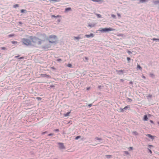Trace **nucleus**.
<instances>
[{
  "label": "nucleus",
  "instance_id": "f257e3e1",
  "mask_svg": "<svg viewBox=\"0 0 159 159\" xmlns=\"http://www.w3.org/2000/svg\"><path fill=\"white\" fill-rule=\"evenodd\" d=\"M46 35L45 34H39L37 36H30L28 38H23L21 39L22 42L25 45L31 46L37 48L39 45H41L43 39L46 37Z\"/></svg>",
  "mask_w": 159,
  "mask_h": 159
},
{
  "label": "nucleus",
  "instance_id": "f03ea898",
  "mask_svg": "<svg viewBox=\"0 0 159 159\" xmlns=\"http://www.w3.org/2000/svg\"><path fill=\"white\" fill-rule=\"evenodd\" d=\"M47 40H48L50 43L56 44L57 41V38L56 35H51L48 37Z\"/></svg>",
  "mask_w": 159,
  "mask_h": 159
},
{
  "label": "nucleus",
  "instance_id": "7ed1b4c3",
  "mask_svg": "<svg viewBox=\"0 0 159 159\" xmlns=\"http://www.w3.org/2000/svg\"><path fill=\"white\" fill-rule=\"evenodd\" d=\"M115 29L111 28H101L99 31L102 32H106L111 31H115Z\"/></svg>",
  "mask_w": 159,
  "mask_h": 159
},
{
  "label": "nucleus",
  "instance_id": "20e7f679",
  "mask_svg": "<svg viewBox=\"0 0 159 159\" xmlns=\"http://www.w3.org/2000/svg\"><path fill=\"white\" fill-rule=\"evenodd\" d=\"M51 45L50 43H47L42 46V48L45 49H47L51 47Z\"/></svg>",
  "mask_w": 159,
  "mask_h": 159
},
{
  "label": "nucleus",
  "instance_id": "39448f33",
  "mask_svg": "<svg viewBox=\"0 0 159 159\" xmlns=\"http://www.w3.org/2000/svg\"><path fill=\"white\" fill-rule=\"evenodd\" d=\"M59 148L61 149H63L65 148V147L63 143H58Z\"/></svg>",
  "mask_w": 159,
  "mask_h": 159
},
{
  "label": "nucleus",
  "instance_id": "423d86ee",
  "mask_svg": "<svg viewBox=\"0 0 159 159\" xmlns=\"http://www.w3.org/2000/svg\"><path fill=\"white\" fill-rule=\"evenodd\" d=\"M94 35L93 34V33H91L89 35L86 34L85 35V36L87 38H89L90 37H94Z\"/></svg>",
  "mask_w": 159,
  "mask_h": 159
},
{
  "label": "nucleus",
  "instance_id": "0eeeda50",
  "mask_svg": "<svg viewBox=\"0 0 159 159\" xmlns=\"http://www.w3.org/2000/svg\"><path fill=\"white\" fill-rule=\"evenodd\" d=\"M41 75H42L43 77H46L47 78H50V75L46 74H42Z\"/></svg>",
  "mask_w": 159,
  "mask_h": 159
},
{
  "label": "nucleus",
  "instance_id": "6e6552de",
  "mask_svg": "<svg viewBox=\"0 0 159 159\" xmlns=\"http://www.w3.org/2000/svg\"><path fill=\"white\" fill-rule=\"evenodd\" d=\"M116 72L119 74H120V73L123 74L124 72V70H116Z\"/></svg>",
  "mask_w": 159,
  "mask_h": 159
},
{
  "label": "nucleus",
  "instance_id": "1a4fd4ad",
  "mask_svg": "<svg viewBox=\"0 0 159 159\" xmlns=\"http://www.w3.org/2000/svg\"><path fill=\"white\" fill-rule=\"evenodd\" d=\"M153 2L154 4H155V5L157 4L158 3H159V0H156V1H153Z\"/></svg>",
  "mask_w": 159,
  "mask_h": 159
},
{
  "label": "nucleus",
  "instance_id": "9d476101",
  "mask_svg": "<svg viewBox=\"0 0 159 159\" xmlns=\"http://www.w3.org/2000/svg\"><path fill=\"white\" fill-rule=\"evenodd\" d=\"M148 119V118L147 117V115H145L144 116V118H143V120L144 121H146Z\"/></svg>",
  "mask_w": 159,
  "mask_h": 159
},
{
  "label": "nucleus",
  "instance_id": "9b49d317",
  "mask_svg": "<svg viewBox=\"0 0 159 159\" xmlns=\"http://www.w3.org/2000/svg\"><path fill=\"white\" fill-rule=\"evenodd\" d=\"M148 1V0H139L140 2L141 3L145 2Z\"/></svg>",
  "mask_w": 159,
  "mask_h": 159
},
{
  "label": "nucleus",
  "instance_id": "f8f14e48",
  "mask_svg": "<svg viewBox=\"0 0 159 159\" xmlns=\"http://www.w3.org/2000/svg\"><path fill=\"white\" fill-rule=\"evenodd\" d=\"M137 69H139V70H142V68L140 66V65H137Z\"/></svg>",
  "mask_w": 159,
  "mask_h": 159
},
{
  "label": "nucleus",
  "instance_id": "ddd939ff",
  "mask_svg": "<svg viewBox=\"0 0 159 159\" xmlns=\"http://www.w3.org/2000/svg\"><path fill=\"white\" fill-rule=\"evenodd\" d=\"M26 11V10L22 9L20 10V12L21 13L25 12Z\"/></svg>",
  "mask_w": 159,
  "mask_h": 159
},
{
  "label": "nucleus",
  "instance_id": "4468645a",
  "mask_svg": "<svg viewBox=\"0 0 159 159\" xmlns=\"http://www.w3.org/2000/svg\"><path fill=\"white\" fill-rule=\"evenodd\" d=\"M52 17H61V16H59V15H57V16H55L54 15H52Z\"/></svg>",
  "mask_w": 159,
  "mask_h": 159
},
{
  "label": "nucleus",
  "instance_id": "2eb2a0df",
  "mask_svg": "<svg viewBox=\"0 0 159 159\" xmlns=\"http://www.w3.org/2000/svg\"><path fill=\"white\" fill-rule=\"evenodd\" d=\"M19 6V5L18 4H15L13 5V7L14 8H16L17 7H18Z\"/></svg>",
  "mask_w": 159,
  "mask_h": 159
},
{
  "label": "nucleus",
  "instance_id": "dca6fc26",
  "mask_svg": "<svg viewBox=\"0 0 159 159\" xmlns=\"http://www.w3.org/2000/svg\"><path fill=\"white\" fill-rule=\"evenodd\" d=\"M129 106H127L126 107H125L124 109H122V110H121V111H124V109H125L126 108H129Z\"/></svg>",
  "mask_w": 159,
  "mask_h": 159
},
{
  "label": "nucleus",
  "instance_id": "f3484780",
  "mask_svg": "<svg viewBox=\"0 0 159 159\" xmlns=\"http://www.w3.org/2000/svg\"><path fill=\"white\" fill-rule=\"evenodd\" d=\"M106 157L107 158H110L112 157L111 155H106Z\"/></svg>",
  "mask_w": 159,
  "mask_h": 159
},
{
  "label": "nucleus",
  "instance_id": "a211bd4d",
  "mask_svg": "<svg viewBox=\"0 0 159 159\" xmlns=\"http://www.w3.org/2000/svg\"><path fill=\"white\" fill-rule=\"evenodd\" d=\"M14 36H15V34H9L8 35V37H12Z\"/></svg>",
  "mask_w": 159,
  "mask_h": 159
},
{
  "label": "nucleus",
  "instance_id": "6ab92c4d",
  "mask_svg": "<svg viewBox=\"0 0 159 159\" xmlns=\"http://www.w3.org/2000/svg\"><path fill=\"white\" fill-rule=\"evenodd\" d=\"M96 15L97 16V17L98 18H101V16L100 14H96Z\"/></svg>",
  "mask_w": 159,
  "mask_h": 159
},
{
  "label": "nucleus",
  "instance_id": "aec40b11",
  "mask_svg": "<svg viewBox=\"0 0 159 159\" xmlns=\"http://www.w3.org/2000/svg\"><path fill=\"white\" fill-rule=\"evenodd\" d=\"M117 35L118 36H121V37H122V36H123V34H118Z\"/></svg>",
  "mask_w": 159,
  "mask_h": 159
},
{
  "label": "nucleus",
  "instance_id": "412c9836",
  "mask_svg": "<svg viewBox=\"0 0 159 159\" xmlns=\"http://www.w3.org/2000/svg\"><path fill=\"white\" fill-rule=\"evenodd\" d=\"M80 38H81L80 37H75L74 38V39H80Z\"/></svg>",
  "mask_w": 159,
  "mask_h": 159
},
{
  "label": "nucleus",
  "instance_id": "4be33fe9",
  "mask_svg": "<svg viewBox=\"0 0 159 159\" xmlns=\"http://www.w3.org/2000/svg\"><path fill=\"white\" fill-rule=\"evenodd\" d=\"M133 133L135 135H138V133L137 131H134L133 132Z\"/></svg>",
  "mask_w": 159,
  "mask_h": 159
},
{
  "label": "nucleus",
  "instance_id": "5701e85b",
  "mask_svg": "<svg viewBox=\"0 0 159 159\" xmlns=\"http://www.w3.org/2000/svg\"><path fill=\"white\" fill-rule=\"evenodd\" d=\"M69 113H70L69 112H68L66 114H64V116H68Z\"/></svg>",
  "mask_w": 159,
  "mask_h": 159
},
{
  "label": "nucleus",
  "instance_id": "b1692460",
  "mask_svg": "<svg viewBox=\"0 0 159 159\" xmlns=\"http://www.w3.org/2000/svg\"><path fill=\"white\" fill-rule=\"evenodd\" d=\"M146 135L147 136H148V137L150 138L151 137H152V135H151L150 134H146Z\"/></svg>",
  "mask_w": 159,
  "mask_h": 159
},
{
  "label": "nucleus",
  "instance_id": "393cba45",
  "mask_svg": "<svg viewBox=\"0 0 159 159\" xmlns=\"http://www.w3.org/2000/svg\"><path fill=\"white\" fill-rule=\"evenodd\" d=\"M95 139H96V140H102V139L101 138H98V137H96L95 138Z\"/></svg>",
  "mask_w": 159,
  "mask_h": 159
},
{
  "label": "nucleus",
  "instance_id": "a878e982",
  "mask_svg": "<svg viewBox=\"0 0 159 159\" xmlns=\"http://www.w3.org/2000/svg\"><path fill=\"white\" fill-rule=\"evenodd\" d=\"M11 43L12 44L17 43L16 41H11Z\"/></svg>",
  "mask_w": 159,
  "mask_h": 159
},
{
  "label": "nucleus",
  "instance_id": "bb28decb",
  "mask_svg": "<svg viewBox=\"0 0 159 159\" xmlns=\"http://www.w3.org/2000/svg\"><path fill=\"white\" fill-rule=\"evenodd\" d=\"M124 152L126 155L129 154V152L127 151H124Z\"/></svg>",
  "mask_w": 159,
  "mask_h": 159
},
{
  "label": "nucleus",
  "instance_id": "cd10ccee",
  "mask_svg": "<svg viewBox=\"0 0 159 159\" xmlns=\"http://www.w3.org/2000/svg\"><path fill=\"white\" fill-rule=\"evenodd\" d=\"M80 138V136H77L75 138V139L76 140H77V139H78L79 138Z\"/></svg>",
  "mask_w": 159,
  "mask_h": 159
},
{
  "label": "nucleus",
  "instance_id": "c85d7f7f",
  "mask_svg": "<svg viewBox=\"0 0 159 159\" xmlns=\"http://www.w3.org/2000/svg\"><path fill=\"white\" fill-rule=\"evenodd\" d=\"M0 49H2V50H5L6 49V48L5 47H1L0 48Z\"/></svg>",
  "mask_w": 159,
  "mask_h": 159
},
{
  "label": "nucleus",
  "instance_id": "c756f323",
  "mask_svg": "<svg viewBox=\"0 0 159 159\" xmlns=\"http://www.w3.org/2000/svg\"><path fill=\"white\" fill-rule=\"evenodd\" d=\"M128 101L129 102H131L132 101V100L130 99V98H128Z\"/></svg>",
  "mask_w": 159,
  "mask_h": 159
},
{
  "label": "nucleus",
  "instance_id": "7c9ffc66",
  "mask_svg": "<svg viewBox=\"0 0 159 159\" xmlns=\"http://www.w3.org/2000/svg\"><path fill=\"white\" fill-rule=\"evenodd\" d=\"M128 148L129 149V150H131L133 149V148L132 147H130Z\"/></svg>",
  "mask_w": 159,
  "mask_h": 159
},
{
  "label": "nucleus",
  "instance_id": "2f4dec72",
  "mask_svg": "<svg viewBox=\"0 0 159 159\" xmlns=\"http://www.w3.org/2000/svg\"><path fill=\"white\" fill-rule=\"evenodd\" d=\"M152 40H159V39H156V38H153L152 39Z\"/></svg>",
  "mask_w": 159,
  "mask_h": 159
},
{
  "label": "nucleus",
  "instance_id": "473e14b6",
  "mask_svg": "<svg viewBox=\"0 0 159 159\" xmlns=\"http://www.w3.org/2000/svg\"><path fill=\"white\" fill-rule=\"evenodd\" d=\"M36 99L38 100H41L42 99V98L40 97H37L36 98Z\"/></svg>",
  "mask_w": 159,
  "mask_h": 159
},
{
  "label": "nucleus",
  "instance_id": "72a5a7b5",
  "mask_svg": "<svg viewBox=\"0 0 159 159\" xmlns=\"http://www.w3.org/2000/svg\"><path fill=\"white\" fill-rule=\"evenodd\" d=\"M111 16L113 18H115L116 17V16L114 14H112L111 15Z\"/></svg>",
  "mask_w": 159,
  "mask_h": 159
},
{
  "label": "nucleus",
  "instance_id": "f704fd0d",
  "mask_svg": "<svg viewBox=\"0 0 159 159\" xmlns=\"http://www.w3.org/2000/svg\"><path fill=\"white\" fill-rule=\"evenodd\" d=\"M88 26H89V27H92L94 26V25H88Z\"/></svg>",
  "mask_w": 159,
  "mask_h": 159
},
{
  "label": "nucleus",
  "instance_id": "c9c22d12",
  "mask_svg": "<svg viewBox=\"0 0 159 159\" xmlns=\"http://www.w3.org/2000/svg\"><path fill=\"white\" fill-rule=\"evenodd\" d=\"M127 52H128V53L129 54H131L132 53L131 52H130V51H127Z\"/></svg>",
  "mask_w": 159,
  "mask_h": 159
},
{
  "label": "nucleus",
  "instance_id": "e433bc0d",
  "mask_svg": "<svg viewBox=\"0 0 159 159\" xmlns=\"http://www.w3.org/2000/svg\"><path fill=\"white\" fill-rule=\"evenodd\" d=\"M130 59H130V58L129 57H127V60H128V61H130Z\"/></svg>",
  "mask_w": 159,
  "mask_h": 159
},
{
  "label": "nucleus",
  "instance_id": "4c0bfd02",
  "mask_svg": "<svg viewBox=\"0 0 159 159\" xmlns=\"http://www.w3.org/2000/svg\"><path fill=\"white\" fill-rule=\"evenodd\" d=\"M70 10V8H68L66 9L65 11H68V10Z\"/></svg>",
  "mask_w": 159,
  "mask_h": 159
},
{
  "label": "nucleus",
  "instance_id": "58836bf2",
  "mask_svg": "<svg viewBox=\"0 0 159 159\" xmlns=\"http://www.w3.org/2000/svg\"><path fill=\"white\" fill-rule=\"evenodd\" d=\"M47 133V132L46 131H45V132H43L42 133V135H43L44 134H45V133Z\"/></svg>",
  "mask_w": 159,
  "mask_h": 159
},
{
  "label": "nucleus",
  "instance_id": "ea45409f",
  "mask_svg": "<svg viewBox=\"0 0 159 159\" xmlns=\"http://www.w3.org/2000/svg\"><path fill=\"white\" fill-rule=\"evenodd\" d=\"M57 61H61V59H58L57 60Z\"/></svg>",
  "mask_w": 159,
  "mask_h": 159
},
{
  "label": "nucleus",
  "instance_id": "a19ab883",
  "mask_svg": "<svg viewBox=\"0 0 159 159\" xmlns=\"http://www.w3.org/2000/svg\"><path fill=\"white\" fill-rule=\"evenodd\" d=\"M150 75L152 77H154V75L153 74H150Z\"/></svg>",
  "mask_w": 159,
  "mask_h": 159
},
{
  "label": "nucleus",
  "instance_id": "79ce46f5",
  "mask_svg": "<svg viewBox=\"0 0 159 159\" xmlns=\"http://www.w3.org/2000/svg\"><path fill=\"white\" fill-rule=\"evenodd\" d=\"M92 106V104H89V105H88V107H91Z\"/></svg>",
  "mask_w": 159,
  "mask_h": 159
},
{
  "label": "nucleus",
  "instance_id": "37998d69",
  "mask_svg": "<svg viewBox=\"0 0 159 159\" xmlns=\"http://www.w3.org/2000/svg\"><path fill=\"white\" fill-rule=\"evenodd\" d=\"M54 131L56 132L58 131H59V130L58 129H56L55 130H54Z\"/></svg>",
  "mask_w": 159,
  "mask_h": 159
},
{
  "label": "nucleus",
  "instance_id": "c03bdc74",
  "mask_svg": "<svg viewBox=\"0 0 159 159\" xmlns=\"http://www.w3.org/2000/svg\"><path fill=\"white\" fill-rule=\"evenodd\" d=\"M154 136H152V137H151L150 138L152 139H154Z\"/></svg>",
  "mask_w": 159,
  "mask_h": 159
},
{
  "label": "nucleus",
  "instance_id": "a18cd8bd",
  "mask_svg": "<svg viewBox=\"0 0 159 159\" xmlns=\"http://www.w3.org/2000/svg\"><path fill=\"white\" fill-rule=\"evenodd\" d=\"M24 58V57H21L19 58V59H23Z\"/></svg>",
  "mask_w": 159,
  "mask_h": 159
},
{
  "label": "nucleus",
  "instance_id": "49530a36",
  "mask_svg": "<svg viewBox=\"0 0 159 159\" xmlns=\"http://www.w3.org/2000/svg\"><path fill=\"white\" fill-rule=\"evenodd\" d=\"M148 150H149V152L150 153L152 154V152L151 150H150V149H148Z\"/></svg>",
  "mask_w": 159,
  "mask_h": 159
},
{
  "label": "nucleus",
  "instance_id": "de8ad7c7",
  "mask_svg": "<svg viewBox=\"0 0 159 159\" xmlns=\"http://www.w3.org/2000/svg\"><path fill=\"white\" fill-rule=\"evenodd\" d=\"M53 135V134H48V136H50L52 135Z\"/></svg>",
  "mask_w": 159,
  "mask_h": 159
},
{
  "label": "nucleus",
  "instance_id": "09e8293b",
  "mask_svg": "<svg viewBox=\"0 0 159 159\" xmlns=\"http://www.w3.org/2000/svg\"><path fill=\"white\" fill-rule=\"evenodd\" d=\"M51 68L53 70H54L55 69V68L54 67H51Z\"/></svg>",
  "mask_w": 159,
  "mask_h": 159
},
{
  "label": "nucleus",
  "instance_id": "8fccbe9b",
  "mask_svg": "<svg viewBox=\"0 0 159 159\" xmlns=\"http://www.w3.org/2000/svg\"><path fill=\"white\" fill-rule=\"evenodd\" d=\"M90 89V87H88L86 88V89L87 90H89Z\"/></svg>",
  "mask_w": 159,
  "mask_h": 159
},
{
  "label": "nucleus",
  "instance_id": "3c124183",
  "mask_svg": "<svg viewBox=\"0 0 159 159\" xmlns=\"http://www.w3.org/2000/svg\"><path fill=\"white\" fill-rule=\"evenodd\" d=\"M117 15L119 17H120V14L119 13H117Z\"/></svg>",
  "mask_w": 159,
  "mask_h": 159
},
{
  "label": "nucleus",
  "instance_id": "603ef678",
  "mask_svg": "<svg viewBox=\"0 0 159 159\" xmlns=\"http://www.w3.org/2000/svg\"><path fill=\"white\" fill-rule=\"evenodd\" d=\"M57 20L58 22H60V21L61 20L59 19Z\"/></svg>",
  "mask_w": 159,
  "mask_h": 159
},
{
  "label": "nucleus",
  "instance_id": "864d4df0",
  "mask_svg": "<svg viewBox=\"0 0 159 159\" xmlns=\"http://www.w3.org/2000/svg\"><path fill=\"white\" fill-rule=\"evenodd\" d=\"M150 122L152 123H153V122L152 120H150Z\"/></svg>",
  "mask_w": 159,
  "mask_h": 159
},
{
  "label": "nucleus",
  "instance_id": "5fc2aeb1",
  "mask_svg": "<svg viewBox=\"0 0 159 159\" xmlns=\"http://www.w3.org/2000/svg\"><path fill=\"white\" fill-rule=\"evenodd\" d=\"M19 56H15V57L17 58V57H19Z\"/></svg>",
  "mask_w": 159,
  "mask_h": 159
},
{
  "label": "nucleus",
  "instance_id": "6e6d98bb",
  "mask_svg": "<svg viewBox=\"0 0 159 159\" xmlns=\"http://www.w3.org/2000/svg\"><path fill=\"white\" fill-rule=\"evenodd\" d=\"M143 78L144 79H145L146 78L144 76H143Z\"/></svg>",
  "mask_w": 159,
  "mask_h": 159
},
{
  "label": "nucleus",
  "instance_id": "4d7b16f0",
  "mask_svg": "<svg viewBox=\"0 0 159 159\" xmlns=\"http://www.w3.org/2000/svg\"><path fill=\"white\" fill-rule=\"evenodd\" d=\"M85 59H86V60H88V58H87V57H85Z\"/></svg>",
  "mask_w": 159,
  "mask_h": 159
},
{
  "label": "nucleus",
  "instance_id": "13d9d810",
  "mask_svg": "<svg viewBox=\"0 0 159 159\" xmlns=\"http://www.w3.org/2000/svg\"><path fill=\"white\" fill-rule=\"evenodd\" d=\"M70 64H68L67 66H68V67H70Z\"/></svg>",
  "mask_w": 159,
  "mask_h": 159
},
{
  "label": "nucleus",
  "instance_id": "bf43d9fd",
  "mask_svg": "<svg viewBox=\"0 0 159 159\" xmlns=\"http://www.w3.org/2000/svg\"><path fill=\"white\" fill-rule=\"evenodd\" d=\"M149 146H151V147L152 146V145H149Z\"/></svg>",
  "mask_w": 159,
  "mask_h": 159
},
{
  "label": "nucleus",
  "instance_id": "052dcab7",
  "mask_svg": "<svg viewBox=\"0 0 159 159\" xmlns=\"http://www.w3.org/2000/svg\"><path fill=\"white\" fill-rule=\"evenodd\" d=\"M132 82H130V84H132Z\"/></svg>",
  "mask_w": 159,
  "mask_h": 159
},
{
  "label": "nucleus",
  "instance_id": "680f3d73",
  "mask_svg": "<svg viewBox=\"0 0 159 159\" xmlns=\"http://www.w3.org/2000/svg\"><path fill=\"white\" fill-rule=\"evenodd\" d=\"M70 67H71V65L70 64Z\"/></svg>",
  "mask_w": 159,
  "mask_h": 159
},
{
  "label": "nucleus",
  "instance_id": "e2e57ef3",
  "mask_svg": "<svg viewBox=\"0 0 159 159\" xmlns=\"http://www.w3.org/2000/svg\"><path fill=\"white\" fill-rule=\"evenodd\" d=\"M51 87H54V86H51Z\"/></svg>",
  "mask_w": 159,
  "mask_h": 159
},
{
  "label": "nucleus",
  "instance_id": "0e129e2a",
  "mask_svg": "<svg viewBox=\"0 0 159 159\" xmlns=\"http://www.w3.org/2000/svg\"><path fill=\"white\" fill-rule=\"evenodd\" d=\"M158 124L159 125V122H158Z\"/></svg>",
  "mask_w": 159,
  "mask_h": 159
},
{
  "label": "nucleus",
  "instance_id": "69168bd1",
  "mask_svg": "<svg viewBox=\"0 0 159 159\" xmlns=\"http://www.w3.org/2000/svg\"><path fill=\"white\" fill-rule=\"evenodd\" d=\"M1 54V53H0V55Z\"/></svg>",
  "mask_w": 159,
  "mask_h": 159
}]
</instances>
